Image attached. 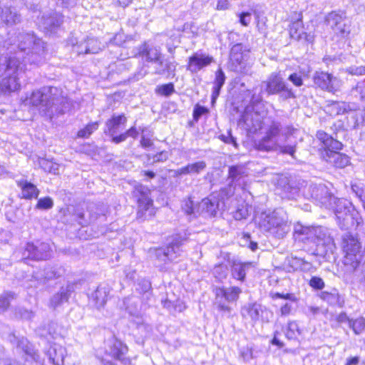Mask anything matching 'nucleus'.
Here are the masks:
<instances>
[{
  "label": "nucleus",
  "instance_id": "1",
  "mask_svg": "<svg viewBox=\"0 0 365 365\" xmlns=\"http://www.w3.org/2000/svg\"><path fill=\"white\" fill-rule=\"evenodd\" d=\"M14 44L17 51L8 57L18 59L26 69L27 65L38 67L46 63V43L34 32L19 33Z\"/></svg>",
  "mask_w": 365,
  "mask_h": 365
},
{
  "label": "nucleus",
  "instance_id": "2",
  "mask_svg": "<svg viewBox=\"0 0 365 365\" xmlns=\"http://www.w3.org/2000/svg\"><path fill=\"white\" fill-rule=\"evenodd\" d=\"M29 103L38 107L40 113L50 118L67 112L71 106L70 100L63 96L61 91L53 86H46L33 91Z\"/></svg>",
  "mask_w": 365,
  "mask_h": 365
},
{
  "label": "nucleus",
  "instance_id": "3",
  "mask_svg": "<svg viewBox=\"0 0 365 365\" xmlns=\"http://www.w3.org/2000/svg\"><path fill=\"white\" fill-rule=\"evenodd\" d=\"M25 70L24 64L18 59L0 56V77H3L0 81V94L6 96L19 91L21 89L19 75Z\"/></svg>",
  "mask_w": 365,
  "mask_h": 365
},
{
  "label": "nucleus",
  "instance_id": "4",
  "mask_svg": "<svg viewBox=\"0 0 365 365\" xmlns=\"http://www.w3.org/2000/svg\"><path fill=\"white\" fill-rule=\"evenodd\" d=\"M255 221L262 231L279 239L283 238L290 230L287 219L282 211L262 212L255 217Z\"/></svg>",
  "mask_w": 365,
  "mask_h": 365
},
{
  "label": "nucleus",
  "instance_id": "5",
  "mask_svg": "<svg viewBox=\"0 0 365 365\" xmlns=\"http://www.w3.org/2000/svg\"><path fill=\"white\" fill-rule=\"evenodd\" d=\"M317 138L324 145L322 153L324 160L339 168H343L349 163V156L339 152L343 147L340 141L323 130L317 133Z\"/></svg>",
  "mask_w": 365,
  "mask_h": 365
},
{
  "label": "nucleus",
  "instance_id": "6",
  "mask_svg": "<svg viewBox=\"0 0 365 365\" xmlns=\"http://www.w3.org/2000/svg\"><path fill=\"white\" fill-rule=\"evenodd\" d=\"M185 241V237L176 235L165 247L150 249V256L154 261L155 266L162 270L167 262L173 261L179 257L182 252L181 247Z\"/></svg>",
  "mask_w": 365,
  "mask_h": 365
},
{
  "label": "nucleus",
  "instance_id": "7",
  "mask_svg": "<svg viewBox=\"0 0 365 365\" xmlns=\"http://www.w3.org/2000/svg\"><path fill=\"white\" fill-rule=\"evenodd\" d=\"M330 204L331 205L327 206L326 208L334 211L337 224L341 229L347 230L354 224L356 213L349 201L334 196Z\"/></svg>",
  "mask_w": 365,
  "mask_h": 365
},
{
  "label": "nucleus",
  "instance_id": "8",
  "mask_svg": "<svg viewBox=\"0 0 365 365\" xmlns=\"http://www.w3.org/2000/svg\"><path fill=\"white\" fill-rule=\"evenodd\" d=\"M267 120V123H264L265 135L261 139L255 141L254 147L262 152L277 151V137L282 129V124L273 118H269Z\"/></svg>",
  "mask_w": 365,
  "mask_h": 365
},
{
  "label": "nucleus",
  "instance_id": "9",
  "mask_svg": "<svg viewBox=\"0 0 365 365\" xmlns=\"http://www.w3.org/2000/svg\"><path fill=\"white\" fill-rule=\"evenodd\" d=\"M341 247L344 252V263L355 269L361 260V245L357 237L350 232L341 236Z\"/></svg>",
  "mask_w": 365,
  "mask_h": 365
},
{
  "label": "nucleus",
  "instance_id": "10",
  "mask_svg": "<svg viewBox=\"0 0 365 365\" xmlns=\"http://www.w3.org/2000/svg\"><path fill=\"white\" fill-rule=\"evenodd\" d=\"M252 65L249 51L246 50L240 43L234 44L230 53V70L241 74H248L251 71Z\"/></svg>",
  "mask_w": 365,
  "mask_h": 365
},
{
  "label": "nucleus",
  "instance_id": "11",
  "mask_svg": "<svg viewBox=\"0 0 365 365\" xmlns=\"http://www.w3.org/2000/svg\"><path fill=\"white\" fill-rule=\"evenodd\" d=\"M303 195L305 198L311 199L325 208L331 205L330 202L334 196L324 184L314 182H310L305 186Z\"/></svg>",
  "mask_w": 365,
  "mask_h": 365
},
{
  "label": "nucleus",
  "instance_id": "12",
  "mask_svg": "<svg viewBox=\"0 0 365 365\" xmlns=\"http://www.w3.org/2000/svg\"><path fill=\"white\" fill-rule=\"evenodd\" d=\"M325 22L333 32L340 38H346L351 32L349 21L342 11H333L325 17Z\"/></svg>",
  "mask_w": 365,
  "mask_h": 365
},
{
  "label": "nucleus",
  "instance_id": "13",
  "mask_svg": "<svg viewBox=\"0 0 365 365\" xmlns=\"http://www.w3.org/2000/svg\"><path fill=\"white\" fill-rule=\"evenodd\" d=\"M150 190L145 185L137 183L134 185L132 195L138 202L137 218L145 220L146 212L150 211L153 206V200L150 197Z\"/></svg>",
  "mask_w": 365,
  "mask_h": 365
},
{
  "label": "nucleus",
  "instance_id": "14",
  "mask_svg": "<svg viewBox=\"0 0 365 365\" xmlns=\"http://www.w3.org/2000/svg\"><path fill=\"white\" fill-rule=\"evenodd\" d=\"M52 248L49 243L37 241L27 242L24 247L23 256L25 259H31L36 261L48 260L51 258Z\"/></svg>",
  "mask_w": 365,
  "mask_h": 365
},
{
  "label": "nucleus",
  "instance_id": "15",
  "mask_svg": "<svg viewBox=\"0 0 365 365\" xmlns=\"http://www.w3.org/2000/svg\"><path fill=\"white\" fill-rule=\"evenodd\" d=\"M224 206L225 203L220 195L214 193L198 203L200 215H204L206 217H217L222 214Z\"/></svg>",
  "mask_w": 365,
  "mask_h": 365
},
{
  "label": "nucleus",
  "instance_id": "16",
  "mask_svg": "<svg viewBox=\"0 0 365 365\" xmlns=\"http://www.w3.org/2000/svg\"><path fill=\"white\" fill-rule=\"evenodd\" d=\"M63 16L57 12L43 14L40 22V26L48 35L56 34L61 30Z\"/></svg>",
  "mask_w": 365,
  "mask_h": 365
},
{
  "label": "nucleus",
  "instance_id": "17",
  "mask_svg": "<svg viewBox=\"0 0 365 365\" xmlns=\"http://www.w3.org/2000/svg\"><path fill=\"white\" fill-rule=\"evenodd\" d=\"M313 81L317 87L333 93L339 88L338 79L327 72L317 71L313 76Z\"/></svg>",
  "mask_w": 365,
  "mask_h": 365
},
{
  "label": "nucleus",
  "instance_id": "18",
  "mask_svg": "<svg viewBox=\"0 0 365 365\" xmlns=\"http://www.w3.org/2000/svg\"><path fill=\"white\" fill-rule=\"evenodd\" d=\"M65 268L60 264H47L43 270L34 274L33 277L39 284H45L51 280L58 279L65 274Z\"/></svg>",
  "mask_w": 365,
  "mask_h": 365
},
{
  "label": "nucleus",
  "instance_id": "19",
  "mask_svg": "<svg viewBox=\"0 0 365 365\" xmlns=\"http://www.w3.org/2000/svg\"><path fill=\"white\" fill-rule=\"evenodd\" d=\"M272 118L268 116L263 118L258 112L250 110L249 108H247L244 113L242 115L240 120L245 123L248 129L253 132H256L263 127L264 128V123H267V118Z\"/></svg>",
  "mask_w": 365,
  "mask_h": 365
},
{
  "label": "nucleus",
  "instance_id": "20",
  "mask_svg": "<svg viewBox=\"0 0 365 365\" xmlns=\"http://www.w3.org/2000/svg\"><path fill=\"white\" fill-rule=\"evenodd\" d=\"M177 66L178 63L176 61L165 58L163 55H162L161 58H159L153 66V73L165 76L166 78H174L175 76Z\"/></svg>",
  "mask_w": 365,
  "mask_h": 365
},
{
  "label": "nucleus",
  "instance_id": "21",
  "mask_svg": "<svg viewBox=\"0 0 365 365\" xmlns=\"http://www.w3.org/2000/svg\"><path fill=\"white\" fill-rule=\"evenodd\" d=\"M8 340L11 344L21 349L34 361L36 362H41V357L39 354L35 351L33 345L29 342L26 338L24 336H18L14 333H11L8 336Z\"/></svg>",
  "mask_w": 365,
  "mask_h": 365
},
{
  "label": "nucleus",
  "instance_id": "22",
  "mask_svg": "<svg viewBox=\"0 0 365 365\" xmlns=\"http://www.w3.org/2000/svg\"><path fill=\"white\" fill-rule=\"evenodd\" d=\"M127 122V118L123 113L120 115L113 114L110 118L106 122L105 133L110 138V141L115 144H119L115 141V138L118 137V133L121 125H125Z\"/></svg>",
  "mask_w": 365,
  "mask_h": 365
},
{
  "label": "nucleus",
  "instance_id": "23",
  "mask_svg": "<svg viewBox=\"0 0 365 365\" xmlns=\"http://www.w3.org/2000/svg\"><path fill=\"white\" fill-rule=\"evenodd\" d=\"M212 61V56L196 52L189 57L187 70L192 73H196L204 67L209 66Z\"/></svg>",
  "mask_w": 365,
  "mask_h": 365
},
{
  "label": "nucleus",
  "instance_id": "24",
  "mask_svg": "<svg viewBox=\"0 0 365 365\" xmlns=\"http://www.w3.org/2000/svg\"><path fill=\"white\" fill-rule=\"evenodd\" d=\"M128 351L126 344L114 336L108 339L106 341V354L116 360L121 359L122 355H125Z\"/></svg>",
  "mask_w": 365,
  "mask_h": 365
},
{
  "label": "nucleus",
  "instance_id": "25",
  "mask_svg": "<svg viewBox=\"0 0 365 365\" xmlns=\"http://www.w3.org/2000/svg\"><path fill=\"white\" fill-rule=\"evenodd\" d=\"M138 56L141 58L144 64L150 63L153 66L155 61L163 55L160 49L156 46L145 43L138 48Z\"/></svg>",
  "mask_w": 365,
  "mask_h": 365
},
{
  "label": "nucleus",
  "instance_id": "26",
  "mask_svg": "<svg viewBox=\"0 0 365 365\" xmlns=\"http://www.w3.org/2000/svg\"><path fill=\"white\" fill-rule=\"evenodd\" d=\"M75 290V284H68L66 287H61L60 290L54 294L50 299L49 306L53 309L61 306L68 301L71 294Z\"/></svg>",
  "mask_w": 365,
  "mask_h": 365
},
{
  "label": "nucleus",
  "instance_id": "27",
  "mask_svg": "<svg viewBox=\"0 0 365 365\" xmlns=\"http://www.w3.org/2000/svg\"><path fill=\"white\" fill-rule=\"evenodd\" d=\"M66 350L62 346L53 344L45 351V355L48 357L49 362L53 365H64V357Z\"/></svg>",
  "mask_w": 365,
  "mask_h": 365
},
{
  "label": "nucleus",
  "instance_id": "28",
  "mask_svg": "<svg viewBox=\"0 0 365 365\" xmlns=\"http://www.w3.org/2000/svg\"><path fill=\"white\" fill-rule=\"evenodd\" d=\"M286 84L279 73H272L266 81V91L269 95L281 93L284 90Z\"/></svg>",
  "mask_w": 365,
  "mask_h": 365
},
{
  "label": "nucleus",
  "instance_id": "29",
  "mask_svg": "<svg viewBox=\"0 0 365 365\" xmlns=\"http://www.w3.org/2000/svg\"><path fill=\"white\" fill-rule=\"evenodd\" d=\"M242 289L238 287H220L216 290L217 299H224L228 303H235L239 299Z\"/></svg>",
  "mask_w": 365,
  "mask_h": 365
},
{
  "label": "nucleus",
  "instance_id": "30",
  "mask_svg": "<svg viewBox=\"0 0 365 365\" xmlns=\"http://www.w3.org/2000/svg\"><path fill=\"white\" fill-rule=\"evenodd\" d=\"M285 196L289 199H295L300 191L299 183L292 179L282 178L279 181Z\"/></svg>",
  "mask_w": 365,
  "mask_h": 365
},
{
  "label": "nucleus",
  "instance_id": "31",
  "mask_svg": "<svg viewBox=\"0 0 365 365\" xmlns=\"http://www.w3.org/2000/svg\"><path fill=\"white\" fill-rule=\"evenodd\" d=\"M110 292V287L107 284H100L94 292L91 294V300L97 309H101L106 303Z\"/></svg>",
  "mask_w": 365,
  "mask_h": 365
},
{
  "label": "nucleus",
  "instance_id": "32",
  "mask_svg": "<svg viewBox=\"0 0 365 365\" xmlns=\"http://www.w3.org/2000/svg\"><path fill=\"white\" fill-rule=\"evenodd\" d=\"M18 186L21 190V197L26 200L32 198L36 199L39 195V190L36 186L28 182L27 180H21L17 182Z\"/></svg>",
  "mask_w": 365,
  "mask_h": 365
},
{
  "label": "nucleus",
  "instance_id": "33",
  "mask_svg": "<svg viewBox=\"0 0 365 365\" xmlns=\"http://www.w3.org/2000/svg\"><path fill=\"white\" fill-rule=\"evenodd\" d=\"M225 74L222 68H219L215 72V78L213 82V87L211 94V103L213 106L217 101V98L220 96L221 89L225 82Z\"/></svg>",
  "mask_w": 365,
  "mask_h": 365
},
{
  "label": "nucleus",
  "instance_id": "34",
  "mask_svg": "<svg viewBox=\"0 0 365 365\" xmlns=\"http://www.w3.org/2000/svg\"><path fill=\"white\" fill-rule=\"evenodd\" d=\"M1 18L9 26L17 24L21 20V15L18 14L16 9L11 6L2 9Z\"/></svg>",
  "mask_w": 365,
  "mask_h": 365
},
{
  "label": "nucleus",
  "instance_id": "35",
  "mask_svg": "<svg viewBox=\"0 0 365 365\" xmlns=\"http://www.w3.org/2000/svg\"><path fill=\"white\" fill-rule=\"evenodd\" d=\"M250 267L251 263L235 261L231 266V274L234 279L244 282L246 277V272Z\"/></svg>",
  "mask_w": 365,
  "mask_h": 365
},
{
  "label": "nucleus",
  "instance_id": "36",
  "mask_svg": "<svg viewBox=\"0 0 365 365\" xmlns=\"http://www.w3.org/2000/svg\"><path fill=\"white\" fill-rule=\"evenodd\" d=\"M261 312H262V306L256 302L247 304L242 308V316H248L254 322L259 319Z\"/></svg>",
  "mask_w": 365,
  "mask_h": 365
},
{
  "label": "nucleus",
  "instance_id": "37",
  "mask_svg": "<svg viewBox=\"0 0 365 365\" xmlns=\"http://www.w3.org/2000/svg\"><path fill=\"white\" fill-rule=\"evenodd\" d=\"M250 208L251 207L245 200H241L235 203L234 210L231 211V213L235 220H242L246 219L249 215Z\"/></svg>",
  "mask_w": 365,
  "mask_h": 365
},
{
  "label": "nucleus",
  "instance_id": "38",
  "mask_svg": "<svg viewBox=\"0 0 365 365\" xmlns=\"http://www.w3.org/2000/svg\"><path fill=\"white\" fill-rule=\"evenodd\" d=\"M304 32L302 15L299 14L297 19L289 26V35L291 38L299 41L303 40Z\"/></svg>",
  "mask_w": 365,
  "mask_h": 365
},
{
  "label": "nucleus",
  "instance_id": "39",
  "mask_svg": "<svg viewBox=\"0 0 365 365\" xmlns=\"http://www.w3.org/2000/svg\"><path fill=\"white\" fill-rule=\"evenodd\" d=\"M181 209L190 218L196 217L198 215H200L198 204L195 205L191 197L184 199L182 201Z\"/></svg>",
  "mask_w": 365,
  "mask_h": 365
},
{
  "label": "nucleus",
  "instance_id": "40",
  "mask_svg": "<svg viewBox=\"0 0 365 365\" xmlns=\"http://www.w3.org/2000/svg\"><path fill=\"white\" fill-rule=\"evenodd\" d=\"M302 331L296 321H289L287 323L284 330L286 338L290 341H298V337L301 335Z\"/></svg>",
  "mask_w": 365,
  "mask_h": 365
},
{
  "label": "nucleus",
  "instance_id": "41",
  "mask_svg": "<svg viewBox=\"0 0 365 365\" xmlns=\"http://www.w3.org/2000/svg\"><path fill=\"white\" fill-rule=\"evenodd\" d=\"M320 299L323 301L327 302L331 306H341V297L336 289H334L331 292L326 291L321 292L319 294Z\"/></svg>",
  "mask_w": 365,
  "mask_h": 365
},
{
  "label": "nucleus",
  "instance_id": "42",
  "mask_svg": "<svg viewBox=\"0 0 365 365\" xmlns=\"http://www.w3.org/2000/svg\"><path fill=\"white\" fill-rule=\"evenodd\" d=\"M98 41L95 38H88L84 43H82L78 48L77 52L81 53H96L98 52L99 47L97 46Z\"/></svg>",
  "mask_w": 365,
  "mask_h": 365
},
{
  "label": "nucleus",
  "instance_id": "43",
  "mask_svg": "<svg viewBox=\"0 0 365 365\" xmlns=\"http://www.w3.org/2000/svg\"><path fill=\"white\" fill-rule=\"evenodd\" d=\"M245 170L243 165H236L229 168L228 179L230 182L240 180L245 175Z\"/></svg>",
  "mask_w": 365,
  "mask_h": 365
},
{
  "label": "nucleus",
  "instance_id": "44",
  "mask_svg": "<svg viewBox=\"0 0 365 365\" xmlns=\"http://www.w3.org/2000/svg\"><path fill=\"white\" fill-rule=\"evenodd\" d=\"M168 151L162 150L156 154L149 153L146 155L148 162L150 165H155L158 163H164L169 158Z\"/></svg>",
  "mask_w": 365,
  "mask_h": 365
},
{
  "label": "nucleus",
  "instance_id": "45",
  "mask_svg": "<svg viewBox=\"0 0 365 365\" xmlns=\"http://www.w3.org/2000/svg\"><path fill=\"white\" fill-rule=\"evenodd\" d=\"M206 163L203 160L187 164L184 166L186 175H198L206 168Z\"/></svg>",
  "mask_w": 365,
  "mask_h": 365
},
{
  "label": "nucleus",
  "instance_id": "46",
  "mask_svg": "<svg viewBox=\"0 0 365 365\" xmlns=\"http://www.w3.org/2000/svg\"><path fill=\"white\" fill-rule=\"evenodd\" d=\"M349 328L351 329L356 335H360L365 331V318L359 317L356 319H351Z\"/></svg>",
  "mask_w": 365,
  "mask_h": 365
},
{
  "label": "nucleus",
  "instance_id": "47",
  "mask_svg": "<svg viewBox=\"0 0 365 365\" xmlns=\"http://www.w3.org/2000/svg\"><path fill=\"white\" fill-rule=\"evenodd\" d=\"M350 96L361 101H365V81H360L350 90Z\"/></svg>",
  "mask_w": 365,
  "mask_h": 365
},
{
  "label": "nucleus",
  "instance_id": "48",
  "mask_svg": "<svg viewBox=\"0 0 365 365\" xmlns=\"http://www.w3.org/2000/svg\"><path fill=\"white\" fill-rule=\"evenodd\" d=\"M140 130L139 127H136V123L134 124L129 129L125 130L123 133H121L118 135V137L115 138V141L119 142V143L124 142L126 140L128 137H131L133 139H136L139 135Z\"/></svg>",
  "mask_w": 365,
  "mask_h": 365
},
{
  "label": "nucleus",
  "instance_id": "49",
  "mask_svg": "<svg viewBox=\"0 0 365 365\" xmlns=\"http://www.w3.org/2000/svg\"><path fill=\"white\" fill-rule=\"evenodd\" d=\"M40 167L45 171L53 174L58 173V164L55 163L51 160L45 158H41L39 160Z\"/></svg>",
  "mask_w": 365,
  "mask_h": 365
},
{
  "label": "nucleus",
  "instance_id": "50",
  "mask_svg": "<svg viewBox=\"0 0 365 365\" xmlns=\"http://www.w3.org/2000/svg\"><path fill=\"white\" fill-rule=\"evenodd\" d=\"M15 294L11 292H6L0 295V314L7 310L11 300L14 299Z\"/></svg>",
  "mask_w": 365,
  "mask_h": 365
},
{
  "label": "nucleus",
  "instance_id": "51",
  "mask_svg": "<svg viewBox=\"0 0 365 365\" xmlns=\"http://www.w3.org/2000/svg\"><path fill=\"white\" fill-rule=\"evenodd\" d=\"M316 230V242L315 245L317 246L319 245H324L330 241L329 237L327 235L326 228L318 226L315 227Z\"/></svg>",
  "mask_w": 365,
  "mask_h": 365
},
{
  "label": "nucleus",
  "instance_id": "52",
  "mask_svg": "<svg viewBox=\"0 0 365 365\" xmlns=\"http://www.w3.org/2000/svg\"><path fill=\"white\" fill-rule=\"evenodd\" d=\"M98 122H92L88 123L83 128L78 130L77 136L81 138H88L89 136L98 128Z\"/></svg>",
  "mask_w": 365,
  "mask_h": 365
},
{
  "label": "nucleus",
  "instance_id": "53",
  "mask_svg": "<svg viewBox=\"0 0 365 365\" xmlns=\"http://www.w3.org/2000/svg\"><path fill=\"white\" fill-rule=\"evenodd\" d=\"M15 317L24 320H31L34 316L35 313L30 309H27L23 307H17L14 310Z\"/></svg>",
  "mask_w": 365,
  "mask_h": 365
},
{
  "label": "nucleus",
  "instance_id": "54",
  "mask_svg": "<svg viewBox=\"0 0 365 365\" xmlns=\"http://www.w3.org/2000/svg\"><path fill=\"white\" fill-rule=\"evenodd\" d=\"M175 92V86L173 83H168L158 86L155 88V93L158 95L169 97Z\"/></svg>",
  "mask_w": 365,
  "mask_h": 365
},
{
  "label": "nucleus",
  "instance_id": "55",
  "mask_svg": "<svg viewBox=\"0 0 365 365\" xmlns=\"http://www.w3.org/2000/svg\"><path fill=\"white\" fill-rule=\"evenodd\" d=\"M297 142H290L284 145H279L278 143L277 150L279 153L287 154L294 158V153H296Z\"/></svg>",
  "mask_w": 365,
  "mask_h": 365
},
{
  "label": "nucleus",
  "instance_id": "56",
  "mask_svg": "<svg viewBox=\"0 0 365 365\" xmlns=\"http://www.w3.org/2000/svg\"><path fill=\"white\" fill-rule=\"evenodd\" d=\"M309 231V227L304 226L300 223H297L294 226V237L296 240L302 242L303 237H307Z\"/></svg>",
  "mask_w": 365,
  "mask_h": 365
},
{
  "label": "nucleus",
  "instance_id": "57",
  "mask_svg": "<svg viewBox=\"0 0 365 365\" xmlns=\"http://www.w3.org/2000/svg\"><path fill=\"white\" fill-rule=\"evenodd\" d=\"M53 207V200L51 197H44L38 200L36 205V209L41 210H48Z\"/></svg>",
  "mask_w": 365,
  "mask_h": 365
},
{
  "label": "nucleus",
  "instance_id": "58",
  "mask_svg": "<svg viewBox=\"0 0 365 365\" xmlns=\"http://www.w3.org/2000/svg\"><path fill=\"white\" fill-rule=\"evenodd\" d=\"M212 273L216 279H217L219 281H222V279H225L227 275V267L223 264L216 265L213 269Z\"/></svg>",
  "mask_w": 365,
  "mask_h": 365
},
{
  "label": "nucleus",
  "instance_id": "59",
  "mask_svg": "<svg viewBox=\"0 0 365 365\" xmlns=\"http://www.w3.org/2000/svg\"><path fill=\"white\" fill-rule=\"evenodd\" d=\"M351 190L364 206L365 204V185L363 183H354L351 185Z\"/></svg>",
  "mask_w": 365,
  "mask_h": 365
},
{
  "label": "nucleus",
  "instance_id": "60",
  "mask_svg": "<svg viewBox=\"0 0 365 365\" xmlns=\"http://www.w3.org/2000/svg\"><path fill=\"white\" fill-rule=\"evenodd\" d=\"M303 258L297 257H292L287 259V271L289 272L300 271L301 263L302 262Z\"/></svg>",
  "mask_w": 365,
  "mask_h": 365
},
{
  "label": "nucleus",
  "instance_id": "61",
  "mask_svg": "<svg viewBox=\"0 0 365 365\" xmlns=\"http://www.w3.org/2000/svg\"><path fill=\"white\" fill-rule=\"evenodd\" d=\"M151 282L147 279H140L138 280L136 290L140 294H150L151 290Z\"/></svg>",
  "mask_w": 365,
  "mask_h": 365
},
{
  "label": "nucleus",
  "instance_id": "62",
  "mask_svg": "<svg viewBox=\"0 0 365 365\" xmlns=\"http://www.w3.org/2000/svg\"><path fill=\"white\" fill-rule=\"evenodd\" d=\"M72 217L73 220L76 221L78 225L83 227L86 226L89 222L85 217L83 210L79 208H76L73 210Z\"/></svg>",
  "mask_w": 365,
  "mask_h": 365
},
{
  "label": "nucleus",
  "instance_id": "63",
  "mask_svg": "<svg viewBox=\"0 0 365 365\" xmlns=\"http://www.w3.org/2000/svg\"><path fill=\"white\" fill-rule=\"evenodd\" d=\"M209 113V109L197 103L193 108L192 118L195 122H197L199 119L205 114Z\"/></svg>",
  "mask_w": 365,
  "mask_h": 365
},
{
  "label": "nucleus",
  "instance_id": "64",
  "mask_svg": "<svg viewBox=\"0 0 365 365\" xmlns=\"http://www.w3.org/2000/svg\"><path fill=\"white\" fill-rule=\"evenodd\" d=\"M308 284L313 289L315 290H322L325 287L324 280L321 277L317 276L312 277Z\"/></svg>",
  "mask_w": 365,
  "mask_h": 365
}]
</instances>
